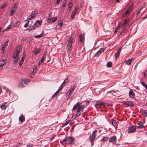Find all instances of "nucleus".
<instances>
[{
	"label": "nucleus",
	"instance_id": "nucleus-47",
	"mask_svg": "<svg viewBox=\"0 0 147 147\" xmlns=\"http://www.w3.org/2000/svg\"><path fill=\"white\" fill-rule=\"evenodd\" d=\"M36 67H35L33 71L31 73V74H30V75H31L32 74H34L35 73V72H36Z\"/></svg>",
	"mask_w": 147,
	"mask_h": 147
},
{
	"label": "nucleus",
	"instance_id": "nucleus-20",
	"mask_svg": "<svg viewBox=\"0 0 147 147\" xmlns=\"http://www.w3.org/2000/svg\"><path fill=\"white\" fill-rule=\"evenodd\" d=\"M32 21H28L24 25V27L25 28H27L28 26H30L31 25V24H30V23H32Z\"/></svg>",
	"mask_w": 147,
	"mask_h": 147
},
{
	"label": "nucleus",
	"instance_id": "nucleus-50",
	"mask_svg": "<svg viewBox=\"0 0 147 147\" xmlns=\"http://www.w3.org/2000/svg\"><path fill=\"white\" fill-rule=\"evenodd\" d=\"M127 20H125L124 22L123 23L122 25H125L126 24H127Z\"/></svg>",
	"mask_w": 147,
	"mask_h": 147
},
{
	"label": "nucleus",
	"instance_id": "nucleus-16",
	"mask_svg": "<svg viewBox=\"0 0 147 147\" xmlns=\"http://www.w3.org/2000/svg\"><path fill=\"white\" fill-rule=\"evenodd\" d=\"M20 122L22 123L25 120V117L22 115H21L19 118Z\"/></svg>",
	"mask_w": 147,
	"mask_h": 147
},
{
	"label": "nucleus",
	"instance_id": "nucleus-8",
	"mask_svg": "<svg viewBox=\"0 0 147 147\" xmlns=\"http://www.w3.org/2000/svg\"><path fill=\"white\" fill-rule=\"evenodd\" d=\"M63 21L60 20L58 23V24L57 25L56 27L58 29H61V27L63 25Z\"/></svg>",
	"mask_w": 147,
	"mask_h": 147
},
{
	"label": "nucleus",
	"instance_id": "nucleus-63",
	"mask_svg": "<svg viewBox=\"0 0 147 147\" xmlns=\"http://www.w3.org/2000/svg\"><path fill=\"white\" fill-rule=\"evenodd\" d=\"M60 0H57V5L60 2Z\"/></svg>",
	"mask_w": 147,
	"mask_h": 147
},
{
	"label": "nucleus",
	"instance_id": "nucleus-25",
	"mask_svg": "<svg viewBox=\"0 0 147 147\" xmlns=\"http://www.w3.org/2000/svg\"><path fill=\"white\" fill-rule=\"evenodd\" d=\"M104 49L103 48H101L100 50H98L95 54L96 56H98V54H100L103 51Z\"/></svg>",
	"mask_w": 147,
	"mask_h": 147
},
{
	"label": "nucleus",
	"instance_id": "nucleus-30",
	"mask_svg": "<svg viewBox=\"0 0 147 147\" xmlns=\"http://www.w3.org/2000/svg\"><path fill=\"white\" fill-rule=\"evenodd\" d=\"M131 12V11L129 9H127L126 10L125 12L124 13L123 15V16L125 17L126 16L127 14Z\"/></svg>",
	"mask_w": 147,
	"mask_h": 147
},
{
	"label": "nucleus",
	"instance_id": "nucleus-9",
	"mask_svg": "<svg viewBox=\"0 0 147 147\" xmlns=\"http://www.w3.org/2000/svg\"><path fill=\"white\" fill-rule=\"evenodd\" d=\"M26 57V53L25 52L23 53V55L22 56L21 59L20 63H19V66H21L23 64L24 61V58Z\"/></svg>",
	"mask_w": 147,
	"mask_h": 147
},
{
	"label": "nucleus",
	"instance_id": "nucleus-15",
	"mask_svg": "<svg viewBox=\"0 0 147 147\" xmlns=\"http://www.w3.org/2000/svg\"><path fill=\"white\" fill-rule=\"evenodd\" d=\"M129 95L130 97L131 98H134L135 96L134 92L132 90H130V91L129 92Z\"/></svg>",
	"mask_w": 147,
	"mask_h": 147
},
{
	"label": "nucleus",
	"instance_id": "nucleus-23",
	"mask_svg": "<svg viewBox=\"0 0 147 147\" xmlns=\"http://www.w3.org/2000/svg\"><path fill=\"white\" fill-rule=\"evenodd\" d=\"M63 88V87L62 86H61V89L60 90H59V89L56 92H55V94L53 95H52V98H54L57 95V94L59 92V90H61V89Z\"/></svg>",
	"mask_w": 147,
	"mask_h": 147
},
{
	"label": "nucleus",
	"instance_id": "nucleus-39",
	"mask_svg": "<svg viewBox=\"0 0 147 147\" xmlns=\"http://www.w3.org/2000/svg\"><path fill=\"white\" fill-rule=\"evenodd\" d=\"M69 81V80L67 79H66L63 82L62 84V85H64L67 83Z\"/></svg>",
	"mask_w": 147,
	"mask_h": 147
},
{
	"label": "nucleus",
	"instance_id": "nucleus-4",
	"mask_svg": "<svg viewBox=\"0 0 147 147\" xmlns=\"http://www.w3.org/2000/svg\"><path fill=\"white\" fill-rule=\"evenodd\" d=\"M37 13L38 11H33L30 16L27 18V20H31L32 18H35V16Z\"/></svg>",
	"mask_w": 147,
	"mask_h": 147
},
{
	"label": "nucleus",
	"instance_id": "nucleus-14",
	"mask_svg": "<svg viewBox=\"0 0 147 147\" xmlns=\"http://www.w3.org/2000/svg\"><path fill=\"white\" fill-rule=\"evenodd\" d=\"M80 103L79 102H78L75 105L72 109V110L74 111L76 109L78 108L80 106Z\"/></svg>",
	"mask_w": 147,
	"mask_h": 147
},
{
	"label": "nucleus",
	"instance_id": "nucleus-58",
	"mask_svg": "<svg viewBox=\"0 0 147 147\" xmlns=\"http://www.w3.org/2000/svg\"><path fill=\"white\" fill-rule=\"evenodd\" d=\"M10 28V25H9V26L8 27H7V28L5 30H7L8 29H9L10 28Z\"/></svg>",
	"mask_w": 147,
	"mask_h": 147
},
{
	"label": "nucleus",
	"instance_id": "nucleus-59",
	"mask_svg": "<svg viewBox=\"0 0 147 147\" xmlns=\"http://www.w3.org/2000/svg\"><path fill=\"white\" fill-rule=\"evenodd\" d=\"M27 147H32V144H30L27 146Z\"/></svg>",
	"mask_w": 147,
	"mask_h": 147
},
{
	"label": "nucleus",
	"instance_id": "nucleus-53",
	"mask_svg": "<svg viewBox=\"0 0 147 147\" xmlns=\"http://www.w3.org/2000/svg\"><path fill=\"white\" fill-rule=\"evenodd\" d=\"M66 6V4L65 3H64L61 6V8L63 9H64L63 8V7H65Z\"/></svg>",
	"mask_w": 147,
	"mask_h": 147
},
{
	"label": "nucleus",
	"instance_id": "nucleus-34",
	"mask_svg": "<svg viewBox=\"0 0 147 147\" xmlns=\"http://www.w3.org/2000/svg\"><path fill=\"white\" fill-rule=\"evenodd\" d=\"M107 66L108 67H110L112 66V63L111 62H109L107 64Z\"/></svg>",
	"mask_w": 147,
	"mask_h": 147
},
{
	"label": "nucleus",
	"instance_id": "nucleus-3",
	"mask_svg": "<svg viewBox=\"0 0 147 147\" xmlns=\"http://www.w3.org/2000/svg\"><path fill=\"white\" fill-rule=\"evenodd\" d=\"M76 87V85L71 86L70 88L66 92V95L67 96H69L71 95L72 94L73 92L75 90Z\"/></svg>",
	"mask_w": 147,
	"mask_h": 147
},
{
	"label": "nucleus",
	"instance_id": "nucleus-26",
	"mask_svg": "<svg viewBox=\"0 0 147 147\" xmlns=\"http://www.w3.org/2000/svg\"><path fill=\"white\" fill-rule=\"evenodd\" d=\"M121 48H120L117 51L116 53V58L118 57L120 55V52L121 51Z\"/></svg>",
	"mask_w": 147,
	"mask_h": 147
},
{
	"label": "nucleus",
	"instance_id": "nucleus-48",
	"mask_svg": "<svg viewBox=\"0 0 147 147\" xmlns=\"http://www.w3.org/2000/svg\"><path fill=\"white\" fill-rule=\"evenodd\" d=\"M84 105H81L80 106L79 108L82 111L84 109Z\"/></svg>",
	"mask_w": 147,
	"mask_h": 147
},
{
	"label": "nucleus",
	"instance_id": "nucleus-11",
	"mask_svg": "<svg viewBox=\"0 0 147 147\" xmlns=\"http://www.w3.org/2000/svg\"><path fill=\"white\" fill-rule=\"evenodd\" d=\"M72 45L71 44V43H68L67 45V52L69 53H70L72 47Z\"/></svg>",
	"mask_w": 147,
	"mask_h": 147
},
{
	"label": "nucleus",
	"instance_id": "nucleus-29",
	"mask_svg": "<svg viewBox=\"0 0 147 147\" xmlns=\"http://www.w3.org/2000/svg\"><path fill=\"white\" fill-rule=\"evenodd\" d=\"M131 59H128L125 61V63L127 65H130L131 64Z\"/></svg>",
	"mask_w": 147,
	"mask_h": 147
},
{
	"label": "nucleus",
	"instance_id": "nucleus-1",
	"mask_svg": "<svg viewBox=\"0 0 147 147\" xmlns=\"http://www.w3.org/2000/svg\"><path fill=\"white\" fill-rule=\"evenodd\" d=\"M97 130H95L93 131L92 134L90 135L89 137L91 145L92 146L94 145V142L95 139L96 137L95 134Z\"/></svg>",
	"mask_w": 147,
	"mask_h": 147
},
{
	"label": "nucleus",
	"instance_id": "nucleus-52",
	"mask_svg": "<svg viewBox=\"0 0 147 147\" xmlns=\"http://www.w3.org/2000/svg\"><path fill=\"white\" fill-rule=\"evenodd\" d=\"M81 114V113L78 112L76 114V117H78Z\"/></svg>",
	"mask_w": 147,
	"mask_h": 147
},
{
	"label": "nucleus",
	"instance_id": "nucleus-31",
	"mask_svg": "<svg viewBox=\"0 0 147 147\" xmlns=\"http://www.w3.org/2000/svg\"><path fill=\"white\" fill-rule=\"evenodd\" d=\"M73 5V4L71 2H69L68 4V9L70 11Z\"/></svg>",
	"mask_w": 147,
	"mask_h": 147
},
{
	"label": "nucleus",
	"instance_id": "nucleus-64",
	"mask_svg": "<svg viewBox=\"0 0 147 147\" xmlns=\"http://www.w3.org/2000/svg\"><path fill=\"white\" fill-rule=\"evenodd\" d=\"M13 97H15V98H13V100H16V99H17V97L16 96V95H14V96H13Z\"/></svg>",
	"mask_w": 147,
	"mask_h": 147
},
{
	"label": "nucleus",
	"instance_id": "nucleus-40",
	"mask_svg": "<svg viewBox=\"0 0 147 147\" xmlns=\"http://www.w3.org/2000/svg\"><path fill=\"white\" fill-rule=\"evenodd\" d=\"M40 51L41 50L40 49L36 50L35 52L34 53L35 55H37L40 52Z\"/></svg>",
	"mask_w": 147,
	"mask_h": 147
},
{
	"label": "nucleus",
	"instance_id": "nucleus-51",
	"mask_svg": "<svg viewBox=\"0 0 147 147\" xmlns=\"http://www.w3.org/2000/svg\"><path fill=\"white\" fill-rule=\"evenodd\" d=\"M146 3H144L142 5V6L141 8L140 9L142 10L143 8L145 7V6H146Z\"/></svg>",
	"mask_w": 147,
	"mask_h": 147
},
{
	"label": "nucleus",
	"instance_id": "nucleus-35",
	"mask_svg": "<svg viewBox=\"0 0 147 147\" xmlns=\"http://www.w3.org/2000/svg\"><path fill=\"white\" fill-rule=\"evenodd\" d=\"M15 11H15L14 10H13L11 9L10 11V13L9 14V15L11 16H13V14L14 12Z\"/></svg>",
	"mask_w": 147,
	"mask_h": 147
},
{
	"label": "nucleus",
	"instance_id": "nucleus-18",
	"mask_svg": "<svg viewBox=\"0 0 147 147\" xmlns=\"http://www.w3.org/2000/svg\"><path fill=\"white\" fill-rule=\"evenodd\" d=\"M105 103L103 102H97L95 105V107L97 108V106H104Z\"/></svg>",
	"mask_w": 147,
	"mask_h": 147
},
{
	"label": "nucleus",
	"instance_id": "nucleus-32",
	"mask_svg": "<svg viewBox=\"0 0 147 147\" xmlns=\"http://www.w3.org/2000/svg\"><path fill=\"white\" fill-rule=\"evenodd\" d=\"M36 27L35 25H34H34L33 26H32L31 27H29L27 29L29 30H33L35 29V28Z\"/></svg>",
	"mask_w": 147,
	"mask_h": 147
},
{
	"label": "nucleus",
	"instance_id": "nucleus-43",
	"mask_svg": "<svg viewBox=\"0 0 147 147\" xmlns=\"http://www.w3.org/2000/svg\"><path fill=\"white\" fill-rule=\"evenodd\" d=\"M108 139V138L107 137H104L102 139L101 141H107V139Z\"/></svg>",
	"mask_w": 147,
	"mask_h": 147
},
{
	"label": "nucleus",
	"instance_id": "nucleus-24",
	"mask_svg": "<svg viewBox=\"0 0 147 147\" xmlns=\"http://www.w3.org/2000/svg\"><path fill=\"white\" fill-rule=\"evenodd\" d=\"M22 80L23 81V82L26 85H27L30 82V80L28 79H24L23 80Z\"/></svg>",
	"mask_w": 147,
	"mask_h": 147
},
{
	"label": "nucleus",
	"instance_id": "nucleus-6",
	"mask_svg": "<svg viewBox=\"0 0 147 147\" xmlns=\"http://www.w3.org/2000/svg\"><path fill=\"white\" fill-rule=\"evenodd\" d=\"M78 9V7H76L74 11L72 12L71 15V18L72 19H73L74 18L76 13L77 12Z\"/></svg>",
	"mask_w": 147,
	"mask_h": 147
},
{
	"label": "nucleus",
	"instance_id": "nucleus-57",
	"mask_svg": "<svg viewBox=\"0 0 147 147\" xmlns=\"http://www.w3.org/2000/svg\"><path fill=\"white\" fill-rule=\"evenodd\" d=\"M20 51L18 50V49H16V52H15V53H17V54H19V53Z\"/></svg>",
	"mask_w": 147,
	"mask_h": 147
},
{
	"label": "nucleus",
	"instance_id": "nucleus-33",
	"mask_svg": "<svg viewBox=\"0 0 147 147\" xmlns=\"http://www.w3.org/2000/svg\"><path fill=\"white\" fill-rule=\"evenodd\" d=\"M51 18V20H52V22L53 23L55 22L57 20V17H55L53 18Z\"/></svg>",
	"mask_w": 147,
	"mask_h": 147
},
{
	"label": "nucleus",
	"instance_id": "nucleus-45",
	"mask_svg": "<svg viewBox=\"0 0 147 147\" xmlns=\"http://www.w3.org/2000/svg\"><path fill=\"white\" fill-rule=\"evenodd\" d=\"M42 37V35L41 34H40L39 35H36L34 36V37L35 38H40Z\"/></svg>",
	"mask_w": 147,
	"mask_h": 147
},
{
	"label": "nucleus",
	"instance_id": "nucleus-28",
	"mask_svg": "<svg viewBox=\"0 0 147 147\" xmlns=\"http://www.w3.org/2000/svg\"><path fill=\"white\" fill-rule=\"evenodd\" d=\"M18 86L19 87H24L25 86L23 84V81L22 80H21L20 82L19 83Z\"/></svg>",
	"mask_w": 147,
	"mask_h": 147
},
{
	"label": "nucleus",
	"instance_id": "nucleus-21",
	"mask_svg": "<svg viewBox=\"0 0 147 147\" xmlns=\"http://www.w3.org/2000/svg\"><path fill=\"white\" fill-rule=\"evenodd\" d=\"M142 123H143L142 122L140 121L138 123V126L140 128H143L144 127V125H143Z\"/></svg>",
	"mask_w": 147,
	"mask_h": 147
},
{
	"label": "nucleus",
	"instance_id": "nucleus-27",
	"mask_svg": "<svg viewBox=\"0 0 147 147\" xmlns=\"http://www.w3.org/2000/svg\"><path fill=\"white\" fill-rule=\"evenodd\" d=\"M18 7V4L16 3H15L14 6L12 7V9L16 11Z\"/></svg>",
	"mask_w": 147,
	"mask_h": 147
},
{
	"label": "nucleus",
	"instance_id": "nucleus-42",
	"mask_svg": "<svg viewBox=\"0 0 147 147\" xmlns=\"http://www.w3.org/2000/svg\"><path fill=\"white\" fill-rule=\"evenodd\" d=\"M8 41H6L3 44V46L4 47H7V45H8Z\"/></svg>",
	"mask_w": 147,
	"mask_h": 147
},
{
	"label": "nucleus",
	"instance_id": "nucleus-17",
	"mask_svg": "<svg viewBox=\"0 0 147 147\" xmlns=\"http://www.w3.org/2000/svg\"><path fill=\"white\" fill-rule=\"evenodd\" d=\"M5 64V62L4 60H2L0 61V70H1L3 68Z\"/></svg>",
	"mask_w": 147,
	"mask_h": 147
},
{
	"label": "nucleus",
	"instance_id": "nucleus-46",
	"mask_svg": "<svg viewBox=\"0 0 147 147\" xmlns=\"http://www.w3.org/2000/svg\"><path fill=\"white\" fill-rule=\"evenodd\" d=\"M79 40L81 42H82L83 41V38L82 36L80 35L79 36Z\"/></svg>",
	"mask_w": 147,
	"mask_h": 147
},
{
	"label": "nucleus",
	"instance_id": "nucleus-54",
	"mask_svg": "<svg viewBox=\"0 0 147 147\" xmlns=\"http://www.w3.org/2000/svg\"><path fill=\"white\" fill-rule=\"evenodd\" d=\"M6 5V4H3L2 5V6L1 7V9L4 8L5 7Z\"/></svg>",
	"mask_w": 147,
	"mask_h": 147
},
{
	"label": "nucleus",
	"instance_id": "nucleus-56",
	"mask_svg": "<svg viewBox=\"0 0 147 147\" xmlns=\"http://www.w3.org/2000/svg\"><path fill=\"white\" fill-rule=\"evenodd\" d=\"M133 5H131L129 8V9H129L130 10V11H131V9L132 8H133Z\"/></svg>",
	"mask_w": 147,
	"mask_h": 147
},
{
	"label": "nucleus",
	"instance_id": "nucleus-55",
	"mask_svg": "<svg viewBox=\"0 0 147 147\" xmlns=\"http://www.w3.org/2000/svg\"><path fill=\"white\" fill-rule=\"evenodd\" d=\"M5 50V47L2 46V47H1V50L2 51V52L3 53L4 52V51Z\"/></svg>",
	"mask_w": 147,
	"mask_h": 147
},
{
	"label": "nucleus",
	"instance_id": "nucleus-5",
	"mask_svg": "<svg viewBox=\"0 0 147 147\" xmlns=\"http://www.w3.org/2000/svg\"><path fill=\"white\" fill-rule=\"evenodd\" d=\"M136 127L135 126L132 125L128 129V132L129 133H132L136 130Z\"/></svg>",
	"mask_w": 147,
	"mask_h": 147
},
{
	"label": "nucleus",
	"instance_id": "nucleus-41",
	"mask_svg": "<svg viewBox=\"0 0 147 147\" xmlns=\"http://www.w3.org/2000/svg\"><path fill=\"white\" fill-rule=\"evenodd\" d=\"M69 121H67L65 123H63L62 127H63L69 123Z\"/></svg>",
	"mask_w": 147,
	"mask_h": 147
},
{
	"label": "nucleus",
	"instance_id": "nucleus-37",
	"mask_svg": "<svg viewBox=\"0 0 147 147\" xmlns=\"http://www.w3.org/2000/svg\"><path fill=\"white\" fill-rule=\"evenodd\" d=\"M142 114H144L147 117V110H144L142 112Z\"/></svg>",
	"mask_w": 147,
	"mask_h": 147
},
{
	"label": "nucleus",
	"instance_id": "nucleus-44",
	"mask_svg": "<svg viewBox=\"0 0 147 147\" xmlns=\"http://www.w3.org/2000/svg\"><path fill=\"white\" fill-rule=\"evenodd\" d=\"M47 21L49 23H53L52 22V20L51 18H48L47 20Z\"/></svg>",
	"mask_w": 147,
	"mask_h": 147
},
{
	"label": "nucleus",
	"instance_id": "nucleus-60",
	"mask_svg": "<svg viewBox=\"0 0 147 147\" xmlns=\"http://www.w3.org/2000/svg\"><path fill=\"white\" fill-rule=\"evenodd\" d=\"M120 25H118L115 28H116V29H117L118 30L119 28H120Z\"/></svg>",
	"mask_w": 147,
	"mask_h": 147
},
{
	"label": "nucleus",
	"instance_id": "nucleus-61",
	"mask_svg": "<svg viewBox=\"0 0 147 147\" xmlns=\"http://www.w3.org/2000/svg\"><path fill=\"white\" fill-rule=\"evenodd\" d=\"M117 31H118V30L117 29H116V28H115V31H114L115 34H116L117 33Z\"/></svg>",
	"mask_w": 147,
	"mask_h": 147
},
{
	"label": "nucleus",
	"instance_id": "nucleus-10",
	"mask_svg": "<svg viewBox=\"0 0 147 147\" xmlns=\"http://www.w3.org/2000/svg\"><path fill=\"white\" fill-rule=\"evenodd\" d=\"M111 122H112V125L116 129L118 126V122L117 121L113 119H111Z\"/></svg>",
	"mask_w": 147,
	"mask_h": 147
},
{
	"label": "nucleus",
	"instance_id": "nucleus-7",
	"mask_svg": "<svg viewBox=\"0 0 147 147\" xmlns=\"http://www.w3.org/2000/svg\"><path fill=\"white\" fill-rule=\"evenodd\" d=\"M123 105H126L128 106H131L133 105L132 102L129 101H123Z\"/></svg>",
	"mask_w": 147,
	"mask_h": 147
},
{
	"label": "nucleus",
	"instance_id": "nucleus-12",
	"mask_svg": "<svg viewBox=\"0 0 147 147\" xmlns=\"http://www.w3.org/2000/svg\"><path fill=\"white\" fill-rule=\"evenodd\" d=\"M117 138L115 136H113L112 137L110 138L109 139V142H112L113 143H115L116 141Z\"/></svg>",
	"mask_w": 147,
	"mask_h": 147
},
{
	"label": "nucleus",
	"instance_id": "nucleus-62",
	"mask_svg": "<svg viewBox=\"0 0 147 147\" xmlns=\"http://www.w3.org/2000/svg\"><path fill=\"white\" fill-rule=\"evenodd\" d=\"M43 61H42L41 60H40L39 62H38V64L39 65H40L42 63Z\"/></svg>",
	"mask_w": 147,
	"mask_h": 147
},
{
	"label": "nucleus",
	"instance_id": "nucleus-2",
	"mask_svg": "<svg viewBox=\"0 0 147 147\" xmlns=\"http://www.w3.org/2000/svg\"><path fill=\"white\" fill-rule=\"evenodd\" d=\"M74 139L73 137H66L63 140V142H65L67 144H71L74 140Z\"/></svg>",
	"mask_w": 147,
	"mask_h": 147
},
{
	"label": "nucleus",
	"instance_id": "nucleus-36",
	"mask_svg": "<svg viewBox=\"0 0 147 147\" xmlns=\"http://www.w3.org/2000/svg\"><path fill=\"white\" fill-rule=\"evenodd\" d=\"M73 39L71 37H70L69 38V40L68 41V43H71V44L72 45V42H73Z\"/></svg>",
	"mask_w": 147,
	"mask_h": 147
},
{
	"label": "nucleus",
	"instance_id": "nucleus-38",
	"mask_svg": "<svg viewBox=\"0 0 147 147\" xmlns=\"http://www.w3.org/2000/svg\"><path fill=\"white\" fill-rule=\"evenodd\" d=\"M19 54L17 53H14L13 55V57L14 59H16L19 56Z\"/></svg>",
	"mask_w": 147,
	"mask_h": 147
},
{
	"label": "nucleus",
	"instance_id": "nucleus-49",
	"mask_svg": "<svg viewBox=\"0 0 147 147\" xmlns=\"http://www.w3.org/2000/svg\"><path fill=\"white\" fill-rule=\"evenodd\" d=\"M17 49H18L20 51H21L22 50V47L21 46H19L17 48Z\"/></svg>",
	"mask_w": 147,
	"mask_h": 147
},
{
	"label": "nucleus",
	"instance_id": "nucleus-13",
	"mask_svg": "<svg viewBox=\"0 0 147 147\" xmlns=\"http://www.w3.org/2000/svg\"><path fill=\"white\" fill-rule=\"evenodd\" d=\"M42 21L41 20H37L36 22L34 24V25H35L36 27H39L42 24Z\"/></svg>",
	"mask_w": 147,
	"mask_h": 147
},
{
	"label": "nucleus",
	"instance_id": "nucleus-19",
	"mask_svg": "<svg viewBox=\"0 0 147 147\" xmlns=\"http://www.w3.org/2000/svg\"><path fill=\"white\" fill-rule=\"evenodd\" d=\"M7 104L6 102H4L0 106V108L4 110L6 109L7 106H6L5 105Z\"/></svg>",
	"mask_w": 147,
	"mask_h": 147
},
{
	"label": "nucleus",
	"instance_id": "nucleus-22",
	"mask_svg": "<svg viewBox=\"0 0 147 147\" xmlns=\"http://www.w3.org/2000/svg\"><path fill=\"white\" fill-rule=\"evenodd\" d=\"M47 52H45L43 54L42 57L41 59V60L43 62L44 60L45 59L46 56Z\"/></svg>",
	"mask_w": 147,
	"mask_h": 147
}]
</instances>
